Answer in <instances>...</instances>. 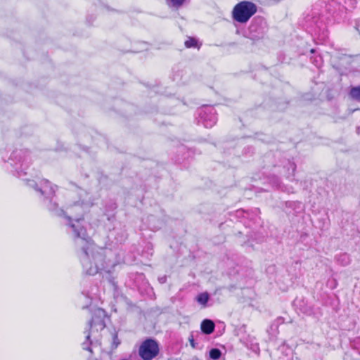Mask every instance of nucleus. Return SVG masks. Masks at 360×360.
Returning <instances> with one entry per match:
<instances>
[{
  "label": "nucleus",
  "mask_w": 360,
  "mask_h": 360,
  "mask_svg": "<svg viewBox=\"0 0 360 360\" xmlns=\"http://www.w3.org/2000/svg\"><path fill=\"white\" fill-rule=\"evenodd\" d=\"M93 205L91 197L86 193V198L82 201H77L69 207L71 214H75L74 219L68 217V226L71 230L82 267L86 274L94 276L98 273L110 274L114 267V264L110 260H105L104 250L98 248L92 241L86 233V228L83 226V215L86 210Z\"/></svg>",
  "instance_id": "nucleus-1"
},
{
  "label": "nucleus",
  "mask_w": 360,
  "mask_h": 360,
  "mask_svg": "<svg viewBox=\"0 0 360 360\" xmlns=\"http://www.w3.org/2000/svg\"><path fill=\"white\" fill-rule=\"evenodd\" d=\"M105 311L101 308H97L94 311L92 318L88 323L89 330L84 332L86 335V340L82 343V348L91 354H93L92 347L101 345L99 340L96 338V333L105 328Z\"/></svg>",
  "instance_id": "nucleus-2"
},
{
  "label": "nucleus",
  "mask_w": 360,
  "mask_h": 360,
  "mask_svg": "<svg viewBox=\"0 0 360 360\" xmlns=\"http://www.w3.org/2000/svg\"><path fill=\"white\" fill-rule=\"evenodd\" d=\"M28 185L34 188L37 192L39 193L42 198L44 205L49 210L58 215L64 214L63 210L58 208V205L55 200L56 186H53L51 182L46 179H42L39 183H36L34 181H29Z\"/></svg>",
  "instance_id": "nucleus-3"
},
{
  "label": "nucleus",
  "mask_w": 360,
  "mask_h": 360,
  "mask_svg": "<svg viewBox=\"0 0 360 360\" xmlns=\"http://www.w3.org/2000/svg\"><path fill=\"white\" fill-rule=\"evenodd\" d=\"M11 165L15 167L19 176L27 174V169L31 163L30 151L27 149H16L11 155Z\"/></svg>",
  "instance_id": "nucleus-4"
},
{
  "label": "nucleus",
  "mask_w": 360,
  "mask_h": 360,
  "mask_svg": "<svg viewBox=\"0 0 360 360\" xmlns=\"http://www.w3.org/2000/svg\"><path fill=\"white\" fill-rule=\"evenodd\" d=\"M257 11L255 4L248 1H243L237 4L232 11L233 18L240 22L245 23Z\"/></svg>",
  "instance_id": "nucleus-5"
},
{
  "label": "nucleus",
  "mask_w": 360,
  "mask_h": 360,
  "mask_svg": "<svg viewBox=\"0 0 360 360\" xmlns=\"http://www.w3.org/2000/svg\"><path fill=\"white\" fill-rule=\"evenodd\" d=\"M328 18L324 16L323 12H320L319 6L316 5L305 15L304 20L305 25L316 33L325 29Z\"/></svg>",
  "instance_id": "nucleus-6"
},
{
  "label": "nucleus",
  "mask_w": 360,
  "mask_h": 360,
  "mask_svg": "<svg viewBox=\"0 0 360 360\" xmlns=\"http://www.w3.org/2000/svg\"><path fill=\"white\" fill-rule=\"evenodd\" d=\"M268 30L265 19L262 16L255 17L248 27L245 37L253 41H258L264 37Z\"/></svg>",
  "instance_id": "nucleus-7"
},
{
  "label": "nucleus",
  "mask_w": 360,
  "mask_h": 360,
  "mask_svg": "<svg viewBox=\"0 0 360 360\" xmlns=\"http://www.w3.org/2000/svg\"><path fill=\"white\" fill-rule=\"evenodd\" d=\"M197 124H202L206 128L212 127L217 121V112L213 106L205 105L200 108L197 112Z\"/></svg>",
  "instance_id": "nucleus-8"
},
{
  "label": "nucleus",
  "mask_w": 360,
  "mask_h": 360,
  "mask_svg": "<svg viewBox=\"0 0 360 360\" xmlns=\"http://www.w3.org/2000/svg\"><path fill=\"white\" fill-rule=\"evenodd\" d=\"M159 345L156 340L148 338L139 348V355L143 360H152L159 354Z\"/></svg>",
  "instance_id": "nucleus-9"
},
{
  "label": "nucleus",
  "mask_w": 360,
  "mask_h": 360,
  "mask_svg": "<svg viewBox=\"0 0 360 360\" xmlns=\"http://www.w3.org/2000/svg\"><path fill=\"white\" fill-rule=\"evenodd\" d=\"M325 11L334 17L335 20H338L341 15L345 13V7L341 5L335 0H331L325 6Z\"/></svg>",
  "instance_id": "nucleus-10"
},
{
  "label": "nucleus",
  "mask_w": 360,
  "mask_h": 360,
  "mask_svg": "<svg viewBox=\"0 0 360 360\" xmlns=\"http://www.w3.org/2000/svg\"><path fill=\"white\" fill-rule=\"evenodd\" d=\"M295 169L296 165L293 162L288 160L286 164L283 165V170L280 172L290 181H293Z\"/></svg>",
  "instance_id": "nucleus-11"
},
{
  "label": "nucleus",
  "mask_w": 360,
  "mask_h": 360,
  "mask_svg": "<svg viewBox=\"0 0 360 360\" xmlns=\"http://www.w3.org/2000/svg\"><path fill=\"white\" fill-rule=\"evenodd\" d=\"M200 328L203 333L210 335L214 330L215 325L212 320L205 319L202 321Z\"/></svg>",
  "instance_id": "nucleus-12"
},
{
  "label": "nucleus",
  "mask_w": 360,
  "mask_h": 360,
  "mask_svg": "<svg viewBox=\"0 0 360 360\" xmlns=\"http://www.w3.org/2000/svg\"><path fill=\"white\" fill-rule=\"evenodd\" d=\"M167 6L174 10H179L185 4H188L190 0H165Z\"/></svg>",
  "instance_id": "nucleus-13"
},
{
  "label": "nucleus",
  "mask_w": 360,
  "mask_h": 360,
  "mask_svg": "<svg viewBox=\"0 0 360 360\" xmlns=\"http://www.w3.org/2000/svg\"><path fill=\"white\" fill-rule=\"evenodd\" d=\"M209 300L210 295L207 292H201L198 294L195 297V300L198 302V303L202 305V307L204 308L207 306Z\"/></svg>",
  "instance_id": "nucleus-14"
},
{
  "label": "nucleus",
  "mask_w": 360,
  "mask_h": 360,
  "mask_svg": "<svg viewBox=\"0 0 360 360\" xmlns=\"http://www.w3.org/2000/svg\"><path fill=\"white\" fill-rule=\"evenodd\" d=\"M336 261L342 266H347L350 264L351 259L347 253H340L336 256Z\"/></svg>",
  "instance_id": "nucleus-15"
},
{
  "label": "nucleus",
  "mask_w": 360,
  "mask_h": 360,
  "mask_svg": "<svg viewBox=\"0 0 360 360\" xmlns=\"http://www.w3.org/2000/svg\"><path fill=\"white\" fill-rule=\"evenodd\" d=\"M349 96L353 99L357 101H360V85L351 87L349 91Z\"/></svg>",
  "instance_id": "nucleus-16"
},
{
  "label": "nucleus",
  "mask_w": 360,
  "mask_h": 360,
  "mask_svg": "<svg viewBox=\"0 0 360 360\" xmlns=\"http://www.w3.org/2000/svg\"><path fill=\"white\" fill-rule=\"evenodd\" d=\"M300 310L307 316H311L314 314V308L307 304H300Z\"/></svg>",
  "instance_id": "nucleus-17"
},
{
  "label": "nucleus",
  "mask_w": 360,
  "mask_h": 360,
  "mask_svg": "<svg viewBox=\"0 0 360 360\" xmlns=\"http://www.w3.org/2000/svg\"><path fill=\"white\" fill-rule=\"evenodd\" d=\"M284 323L283 317H278L271 325L270 329L276 333L278 330L279 325Z\"/></svg>",
  "instance_id": "nucleus-18"
},
{
  "label": "nucleus",
  "mask_w": 360,
  "mask_h": 360,
  "mask_svg": "<svg viewBox=\"0 0 360 360\" xmlns=\"http://www.w3.org/2000/svg\"><path fill=\"white\" fill-rule=\"evenodd\" d=\"M269 180H270V183L272 184L273 186L284 191V189L281 186L280 179L277 176H276V175L271 176L269 178Z\"/></svg>",
  "instance_id": "nucleus-19"
},
{
  "label": "nucleus",
  "mask_w": 360,
  "mask_h": 360,
  "mask_svg": "<svg viewBox=\"0 0 360 360\" xmlns=\"http://www.w3.org/2000/svg\"><path fill=\"white\" fill-rule=\"evenodd\" d=\"M221 355V352L217 348L212 349L209 352L210 358L213 360H218Z\"/></svg>",
  "instance_id": "nucleus-20"
},
{
  "label": "nucleus",
  "mask_w": 360,
  "mask_h": 360,
  "mask_svg": "<svg viewBox=\"0 0 360 360\" xmlns=\"http://www.w3.org/2000/svg\"><path fill=\"white\" fill-rule=\"evenodd\" d=\"M184 44L186 48H195L198 46V40L193 37H188Z\"/></svg>",
  "instance_id": "nucleus-21"
},
{
  "label": "nucleus",
  "mask_w": 360,
  "mask_h": 360,
  "mask_svg": "<svg viewBox=\"0 0 360 360\" xmlns=\"http://www.w3.org/2000/svg\"><path fill=\"white\" fill-rule=\"evenodd\" d=\"M311 63L318 68H319L323 63L322 58L321 56H314L313 57H311Z\"/></svg>",
  "instance_id": "nucleus-22"
},
{
  "label": "nucleus",
  "mask_w": 360,
  "mask_h": 360,
  "mask_svg": "<svg viewBox=\"0 0 360 360\" xmlns=\"http://www.w3.org/2000/svg\"><path fill=\"white\" fill-rule=\"evenodd\" d=\"M250 213L248 211H245L243 210H238L236 211V217H249Z\"/></svg>",
  "instance_id": "nucleus-23"
},
{
  "label": "nucleus",
  "mask_w": 360,
  "mask_h": 360,
  "mask_svg": "<svg viewBox=\"0 0 360 360\" xmlns=\"http://www.w3.org/2000/svg\"><path fill=\"white\" fill-rule=\"evenodd\" d=\"M354 350L356 351L360 356V337L356 338L353 343Z\"/></svg>",
  "instance_id": "nucleus-24"
},
{
  "label": "nucleus",
  "mask_w": 360,
  "mask_h": 360,
  "mask_svg": "<svg viewBox=\"0 0 360 360\" xmlns=\"http://www.w3.org/2000/svg\"><path fill=\"white\" fill-rule=\"evenodd\" d=\"M97 291H98L97 288H94L91 291H89L87 292L86 296L88 297H89L90 299H94V298L96 297V296H97Z\"/></svg>",
  "instance_id": "nucleus-25"
},
{
  "label": "nucleus",
  "mask_w": 360,
  "mask_h": 360,
  "mask_svg": "<svg viewBox=\"0 0 360 360\" xmlns=\"http://www.w3.org/2000/svg\"><path fill=\"white\" fill-rule=\"evenodd\" d=\"M160 283H165L166 282V276H162L158 278Z\"/></svg>",
  "instance_id": "nucleus-26"
},
{
  "label": "nucleus",
  "mask_w": 360,
  "mask_h": 360,
  "mask_svg": "<svg viewBox=\"0 0 360 360\" xmlns=\"http://www.w3.org/2000/svg\"><path fill=\"white\" fill-rule=\"evenodd\" d=\"M296 204H297V202H290H290H286V205L289 206V207H292V206L295 205Z\"/></svg>",
  "instance_id": "nucleus-27"
},
{
  "label": "nucleus",
  "mask_w": 360,
  "mask_h": 360,
  "mask_svg": "<svg viewBox=\"0 0 360 360\" xmlns=\"http://www.w3.org/2000/svg\"><path fill=\"white\" fill-rule=\"evenodd\" d=\"M190 343H191V345L193 347H196L195 346V341L193 338L190 339Z\"/></svg>",
  "instance_id": "nucleus-28"
},
{
  "label": "nucleus",
  "mask_w": 360,
  "mask_h": 360,
  "mask_svg": "<svg viewBox=\"0 0 360 360\" xmlns=\"http://www.w3.org/2000/svg\"><path fill=\"white\" fill-rule=\"evenodd\" d=\"M356 131H357L358 134H360V127H358L356 128Z\"/></svg>",
  "instance_id": "nucleus-29"
},
{
  "label": "nucleus",
  "mask_w": 360,
  "mask_h": 360,
  "mask_svg": "<svg viewBox=\"0 0 360 360\" xmlns=\"http://www.w3.org/2000/svg\"><path fill=\"white\" fill-rule=\"evenodd\" d=\"M117 336L115 335L114 336V343H115V340H117Z\"/></svg>",
  "instance_id": "nucleus-30"
},
{
  "label": "nucleus",
  "mask_w": 360,
  "mask_h": 360,
  "mask_svg": "<svg viewBox=\"0 0 360 360\" xmlns=\"http://www.w3.org/2000/svg\"><path fill=\"white\" fill-rule=\"evenodd\" d=\"M115 344H116V347H117V346L120 344V342H117V340H115Z\"/></svg>",
  "instance_id": "nucleus-31"
},
{
  "label": "nucleus",
  "mask_w": 360,
  "mask_h": 360,
  "mask_svg": "<svg viewBox=\"0 0 360 360\" xmlns=\"http://www.w3.org/2000/svg\"><path fill=\"white\" fill-rule=\"evenodd\" d=\"M311 51V53H315V50H314V49H311V51Z\"/></svg>",
  "instance_id": "nucleus-32"
}]
</instances>
